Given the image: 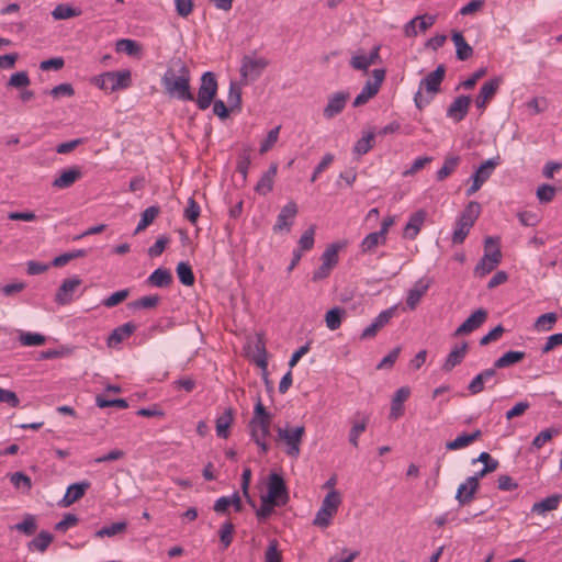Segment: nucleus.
I'll list each match as a JSON object with an SVG mask.
<instances>
[{
	"instance_id": "obj_1",
	"label": "nucleus",
	"mask_w": 562,
	"mask_h": 562,
	"mask_svg": "<svg viewBox=\"0 0 562 562\" xmlns=\"http://www.w3.org/2000/svg\"><path fill=\"white\" fill-rule=\"evenodd\" d=\"M190 83L191 71L187 64L181 58L171 59L161 77L165 93L179 101H194Z\"/></svg>"
},
{
	"instance_id": "obj_2",
	"label": "nucleus",
	"mask_w": 562,
	"mask_h": 562,
	"mask_svg": "<svg viewBox=\"0 0 562 562\" xmlns=\"http://www.w3.org/2000/svg\"><path fill=\"white\" fill-rule=\"evenodd\" d=\"M271 420V414L267 412L259 397L254 408V416L249 422V429L252 440L262 453H267L269 450L267 438L270 436Z\"/></svg>"
},
{
	"instance_id": "obj_3",
	"label": "nucleus",
	"mask_w": 562,
	"mask_h": 562,
	"mask_svg": "<svg viewBox=\"0 0 562 562\" xmlns=\"http://www.w3.org/2000/svg\"><path fill=\"white\" fill-rule=\"evenodd\" d=\"M446 75L445 65H439L434 71L429 72L419 82V89L414 95V102L417 109L423 110L440 91L441 82Z\"/></svg>"
},
{
	"instance_id": "obj_4",
	"label": "nucleus",
	"mask_w": 562,
	"mask_h": 562,
	"mask_svg": "<svg viewBox=\"0 0 562 562\" xmlns=\"http://www.w3.org/2000/svg\"><path fill=\"white\" fill-rule=\"evenodd\" d=\"M480 214L481 204L475 201L469 202L457 221L452 235L453 244H462L464 241Z\"/></svg>"
},
{
	"instance_id": "obj_5",
	"label": "nucleus",
	"mask_w": 562,
	"mask_h": 562,
	"mask_svg": "<svg viewBox=\"0 0 562 562\" xmlns=\"http://www.w3.org/2000/svg\"><path fill=\"white\" fill-rule=\"evenodd\" d=\"M484 246V256L474 268V273L479 277H484L492 272L499 265L502 259V252L498 248L497 239L487 237Z\"/></svg>"
},
{
	"instance_id": "obj_6",
	"label": "nucleus",
	"mask_w": 562,
	"mask_h": 562,
	"mask_svg": "<svg viewBox=\"0 0 562 562\" xmlns=\"http://www.w3.org/2000/svg\"><path fill=\"white\" fill-rule=\"evenodd\" d=\"M217 80L216 76L212 71H206L201 77V83L198 91V97L194 98L199 110H206L212 104L214 98L217 94Z\"/></svg>"
},
{
	"instance_id": "obj_7",
	"label": "nucleus",
	"mask_w": 562,
	"mask_h": 562,
	"mask_svg": "<svg viewBox=\"0 0 562 562\" xmlns=\"http://www.w3.org/2000/svg\"><path fill=\"white\" fill-rule=\"evenodd\" d=\"M502 382L501 374L493 366L492 368L484 369L476 374L468 385V391L471 395H476L485 389H493Z\"/></svg>"
},
{
	"instance_id": "obj_8",
	"label": "nucleus",
	"mask_w": 562,
	"mask_h": 562,
	"mask_svg": "<svg viewBox=\"0 0 562 562\" xmlns=\"http://www.w3.org/2000/svg\"><path fill=\"white\" fill-rule=\"evenodd\" d=\"M268 65L269 61L263 57L245 55L240 65L241 81L245 85L256 81L262 75Z\"/></svg>"
},
{
	"instance_id": "obj_9",
	"label": "nucleus",
	"mask_w": 562,
	"mask_h": 562,
	"mask_svg": "<svg viewBox=\"0 0 562 562\" xmlns=\"http://www.w3.org/2000/svg\"><path fill=\"white\" fill-rule=\"evenodd\" d=\"M305 432L304 426H296L294 428H279L277 431L278 439L284 441L286 445L285 453L289 457L297 458L301 452L300 445Z\"/></svg>"
},
{
	"instance_id": "obj_10",
	"label": "nucleus",
	"mask_w": 562,
	"mask_h": 562,
	"mask_svg": "<svg viewBox=\"0 0 562 562\" xmlns=\"http://www.w3.org/2000/svg\"><path fill=\"white\" fill-rule=\"evenodd\" d=\"M95 83L102 89L108 91H116L125 89L131 85V71H110L99 76Z\"/></svg>"
},
{
	"instance_id": "obj_11",
	"label": "nucleus",
	"mask_w": 562,
	"mask_h": 562,
	"mask_svg": "<svg viewBox=\"0 0 562 562\" xmlns=\"http://www.w3.org/2000/svg\"><path fill=\"white\" fill-rule=\"evenodd\" d=\"M372 75L374 80H368L366 82V85L361 89V92L355 98L352 103L353 106L357 108L366 104L371 98H373L379 92V89L385 79V70L374 69L372 71Z\"/></svg>"
},
{
	"instance_id": "obj_12",
	"label": "nucleus",
	"mask_w": 562,
	"mask_h": 562,
	"mask_svg": "<svg viewBox=\"0 0 562 562\" xmlns=\"http://www.w3.org/2000/svg\"><path fill=\"white\" fill-rule=\"evenodd\" d=\"M268 496L269 499H273L279 505H285L289 501L288 488L285 482L278 473H271L268 481Z\"/></svg>"
},
{
	"instance_id": "obj_13",
	"label": "nucleus",
	"mask_w": 562,
	"mask_h": 562,
	"mask_svg": "<svg viewBox=\"0 0 562 562\" xmlns=\"http://www.w3.org/2000/svg\"><path fill=\"white\" fill-rule=\"evenodd\" d=\"M82 280L78 276L65 279L55 294L58 305H68L72 302L75 292L81 285Z\"/></svg>"
},
{
	"instance_id": "obj_14",
	"label": "nucleus",
	"mask_w": 562,
	"mask_h": 562,
	"mask_svg": "<svg viewBox=\"0 0 562 562\" xmlns=\"http://www.w3.org/2000/svg\"><path fill=\"white\" fill-rule=\"evenodd\" d=\"M502 82L503 79L501 77H494L482 85L475 99V106L480 111L483 112L485 110L487 103L494 98Z\"/></svg>"
},
{
	"instance_id": "obj_15",
	"label": "nucleus",
	"mask_w": 562,
	"mask_h": 562,
	"mask_svg": "<svg viewBox=\"0 0 562 562\" xmlns=\"http://www.w3.org/2000/svg\"><path fill=\"white\" fill-rule=\"evenodd\" d=\"M487 318L484 308L474 311L454 331V336H462L472 333L481 327Z\"/></svg>"
},
{
	"instance_id": "obj_16",
	"label": "nucleus",
	"mask_w": 562,
	"mask_h": 562,
	"mask_svg": "<svg viewBox=\"0 0 562 562\" xmlns=\"http://www.w3.org/2000/svg\"><path fill=\"white\" fill-rule=\"evenodd\" d=\"M470 103L471 98L469 95L457 97L448 106L447 116L456 123L461 122L469 113Z\"/></svg>"
},
{
	"instance_id": "obj_17",
	"label": "nucleus",
	"mask_w": 562,
	"mask_h": 562,
	"mask_svg": "<svg viewBox=\"0 0 562 562\" xmlns=\"http://www.w3.org/2000/svg\"><path fill=\"white\" fill-rule=\"evenodd\" d=\"M297 214V205L295 202H289L284 205L277 216V222L273 225L274 232L290 231L293 218Z\"/></svg>"
},
{
	"instance_id": "obj_18",
	"label": "nucleus",
	"mask_w": 562,
	"mask_h": 562,
	"mask_svg": "<svg viewBox=\"0 0 562 562\" xmlns=\"http://www.w3.org/2000/svg\"><path fill=\"white\" fill-rule=\"evenodd\" d=\"M431 284V280L429 278H420L417 280L414 285L408 290L406 304L409 310H415L418 305L420 299L426 294L429 286Z\"/></svg>"
},
{
	"instance_id": "obj_19",
	"label": "nucleus",
	"mask_w": 562,
	"mask_h": 562,
	"mask_svg": "<svg viewBox=\"0 0 562 562\" xmlns=\"http://www.w3.org/2000/svg\"><path fill=\"white\" fill-rule=\"evenodd\" d=\"M349 99L348 92H336L333 95L328 98V103L324 109V116L326 119H333L339 113L342 112V110L346 106V102Z\"/></svg>"
},
{
	"instance_id": "obj_20",
	"label": "nucleus",
	"mask_w": 562,
	"mask_h": 562,
	"mask_svg": "<svg viewBox=\"0 0 562 562\" xmlns=\"http://www.w3.org/2000/svg\"><path fill=\"white\" fill-rule=\"evenodd\" d=\"M411 390L407 386L400 387L391 402V411L389 418L392 420L398 419L404 413V402L409 397Z\"/></svg>"
},
{
	"instance_id": "obj_21",
	"label": "nucleus",
	"mask_w": 562,
	"mask_h": 562,
	"mask_svg": "<svg viewBox=\"0 0 562 562\" xmlns=\"http://www.w3.org/2000/svg\"><path fill=\"white\" fill-rule=\"evenodd\" d=\"M90 482L88 481H82V482H79V483H74L71 485L68 486L63 499H61V505L64 507H68L70 505H72L74 503H76L77 501H79L80 498H82L87 492V490L90 487Z\"/></svg>"
},
{
	"instance_id": "obj_22",
	"label": "nucleus",
	"mask_w": 562,
	"mask_h": 562,
	"mask_svg": "<svg viewBox=\"0 0 562 562\" xmlns=\"http://www.w3.org/2000/svg\"><path fill=\"white\" fill-rule=\"evenodd\" d=\"M427 213L424 210H418L409 216V220L404 228V237L407 239H415L424 225Z\"/></svg>"
},
{
	"instance_id": "obj_23",
	"label": "nucleus",
	"mask_w": 562,
	"mask_h": 562,
	"mask_svg": "<svg viewBox=\"0 0 562 562\" xmlns=\"http://www.w3.org/2000/svg\"><path fill=\"white\" fill-rule=\"evenodd\" d=\"M474 477H468L457 490L456 499L460 506L468 505L474 499L479 487L475 485Z\"/></svg>"
},
{
	"instance_id": "obj_24",
	"label": "nucleus",
	"mask_w": 562,
	"mask_h": 562,
	"mask_svg": "<svg viewBox=\"0 0 562 562\" xmlns=\"http://www.w3.org/2000/svg\"><path fill=\"white\" fill-rule=\"evenodd\" d=\"M278 172V164L272 162L268 170L261 176L255 187L256 193L259 195H267L273 189L274 178Z\"/></svg>"
},
{
	"instance_id": "obj_25",
	"label": "nucleus",
	"mask_w": 562,
	"mask_h": 562,
	"mask_svg": "<svg viewBox=\"0 0 562 562\" xmlns=\"http://www.w3.org/2000/svg\"><path fill=\"white\" fill-rule=\"evenodd\" d=\"M82 173L78 167L63 170L60 175L54 179L53 187L57 189L70 188L77 180L81 178Z\"/></svg>"
},
{
	"instance_id": "obj_26",
	"label": "nucleus",
	"mask_w": 562,
	"mask_h": 562,
	"mask_svg": "<svg viewBox=\"0 0 562 562\" xmlns=\"http://www.w3.org/2000/svg\"><path fill=\"white\" fill-rule=\"evenodd\" d=\"M136 329V325L132 322H127L119 327H116L112 334L108 338V346L115 347L121 344L123 340L128 338Z\"/></svg>"
},
{
	"instance_id": "obj_27",
	"label": "nucleus",
	"mask_w": 562,
	"mask_h": 562,
	"mask_svg": "<svg viewBox=\"0 0 562 562\" xmlns=\"http://www.w3.org/2000/svg\"><path fill=\"white\" fill-rule=\"evenodd\" d=\"M468 351V344L462 342L461 345H456L453 349L448 355L442 369L447 372L451 371L456 366L460 364Z\"/></svg>"
},
{
	"instance_id": "obj_28",
	"label": "nucleus",
	"mask_w": 562,
	"mask_h": 562,
	"mask_svg": "<svg viewBox=\"0 0 562 562\" xmlns=\"http://www.w3.org/2000/svg\"><path fill=\"white\" fill-rule=\"evenodd\" d=\"M456 45V56L459 60H468L473 55V48L470 46L461 32L454 31L451 36Z\"/></svg>"
},
{
	"instance_id": "obj_29",
	"label": "nucleus",
	"mask_w": 562,
	"mask_h": 562,
	"mask_svg": "<svg viewBox=\"0 0 562 562\" xmlns=\"http://www.w3.org/2000/svg\"><path fill=\"white\" fill-rule=\"evenodd\" d=\"M146 282L156 288H167L172 282V274L168 269L158 268L151 272Z\"/></svg>"
},
{
	"instance_id": "obj_30",
	"label": "nucleus",
	"mask_w": 562,
	"mask_h": 562,
	"mask_svg": "<svg viewBox=\"0 0 562 562\" xmlns=\"http://www.w3.org/2000/svg\"><path fill=\"white\" fill-rule=\"evenodd\" d=\"M498 165V158H491L484 161L472 176V180H476L482 186L492 176L494 169Z\"/></svg>"
},
{
	"instance_id": "obj_31",
	"label": "nucleus",
	"mask_w": 562,
	"mask_h": 562,
	"mask_svg": "<svg viewBox=\"0 0 562 562\" xmlns=\"http://www.w3.org/2000/svg\"><path fill=\"white\" fill-rule=\"evenodd\" d=\"M346 246V243H333L326 247L321 256V260L323 263L328 265L333 269L338 265L339 261V250Z\"/></svg>"
},
{
	"instance_id": "obj_32",
	"label": "nucleus",
	"mask_w": 562,
	"mask_h": 562,
	"mask_svg": "<svg viewBox=\"0 0 562 562\" xmlns=\"http://www.w3.org/2000/svg\"><path fill=\"white\" fill-rule=\"evenodd\" d=\"M54 536L48 531H41L34 539L27 543L30 551H38L44 553L53 542Z\"/></svg>"
},
{
	"instance_id": "obj_33",
	"label": "nucleus",
	"mask_w": 562,
	"mask_h": 562,
	"mask_svg": "<svg viewBox=\"0 0 562 562\" xmlns=\"http://www.w3.org/2000/svg\"><path fill=\"white\" fill-rule=\"evenodd\" d=\"M386 243V237L382 235V233L373 232L367 235L361 244L360 249L361 252L368 254L375 250V248L380 245H384Z\"/></svg>"
},
{
	"instance_id": "obj_34",
	"label": "nucleus",
	"mask_w": 562,
	"mask_h": 562,
	"mask_svg": "<svg viewBox=\"0 0 562 562\" xmlns=\"http://www.w3.org/2000/svg\"><path fill=\"white\" fill-rule=\"evenodd\" d=\"M525 356H526V353L524 351L510 350V351L505 352L498 359H496L494 361L493 366L496 369L507 368V367L514 366V364L518 363L519 361H521L525 358Z\"/></svg>"
},
{
	"instance_id": "obj_35",
	"label": "nucleus",
	"mask_w": 562,
	"mask_h": 562,
	"mask_svg": "<svg viewBox=\"0 0 562 562\" xmlns=\"http://www.w3.org/2000/svg\"><path fill=\"white\" fill-rule=\"evenodd\" d=\"M127 530L126 521H116L111 525L104 526L98 531H95L94 536L97 538H112L119 535H124Z\"/></svg>"
},
{
	"instance_id": "obj_36",
	"label": "nucleus",
	"mask_w": 562,
	"mask_h": 562,
	"mask_svg": "<svg viewBox=\"0 0 562 562\" xmlns=\"http://www.w3.org/2000/svg\"><path fill=\"white\" fill-rule=\"evenodd\" d=\"M560 499H561V496L558 494L548 496V497L543 498L542 501L535 503L531 510H532V513H537V514H544L547 512L554 510L558 508V506L560 504Z\"/></svg>"
},
{
	"instance_id": "obj_37",
	"label": "nucleus",
	"mask_w": 562,
	"mask_h": 562,
	"mask_svg": "<svg viewBox=\"0 0 562 562\" xmlns=\"http://www.w3.org/2000/svg\"><path fill=\"white\" fill-rule=\"evenodd\" d=\"M233 423V413L232 409L225 411L221 416L216 418V435L220 438L226 439L229 435V427Z\"/></svg>"
},
{
	"instance_id": "obj_38",
	"label": "nucleus",
	"mask_w": 562,
	"mask_h": 562,
	"mask_svg": "<svg viewBox=\"0 0 562 562\" xmlns=\"http://www.w3.org/2000/svg\"><path fill=\"white\" fill-rule=\"evenodd\" d=\"M346 315V310L342 307H334L325 315V323L328 329L336 330L341 326L342 318Z\"/></svg>"
},
{
	"instance_id": "obj_39",
	"label": "nucleus",
	"mask_w": 562,
	"mask_h": 562,
	"mask_svg": "<svg viewBox=\"0 0 562 562\" xmlns=\"http://www.w3.org/2000/svg\"><path fill=\"white\" fill-rule=\"evenodd\" d=\"M160 212L159 206L153 205L144 210L140 214V221L134 232V234H138L144 231L147 226H149L154 220L158 216Z\"/></svg>"
},
{
	"instance_id": "obj_40",
	"label": "nucleus",
	"mask_w": 562,
	"mask_h": 562,
	"mask_svg": "<svg viewBox=\"0 0 562 562\" xmlns=\"http://www.w3.org/2000/svg\"><path fill=\"white\" fill-rule=\"evenodd\" d=\"M160 302L159 295H146L128 303L132 310H150L155 308Z\"/></svg>"
},
{
	"instance_id": "obj_41",
	"label": "nucleus",
	"mask_w": 562,
	"mask_h": 562,
	"mask_svg": "<svg viewBox=\"0 0 562 562\" xmlns=\"http://www.w3.org/2000/svg\"><path fill=\"white\" fill-rule=\"evenodd\" d=\"M374 133L372 131L366 133L361 138H359L355 146H353V153L358 156L366 155L374 144Z\"/></svg>"
},
{
	"instance_id": "obj_42",
	"label": "nucleus",
	"mask_w": 562,
	"mask_h": 562,
	"mask_svg": "<svg viewBox=\"0 0 562 562\" xmlns=\"http://www.w3.org/2000/svg\"><path fill=\"white\" fill-rule=\"evenodd\" d=\"M460 158L458 156L447 157L442 167L437 171L436 178L438 181H443L448 178L459 166Z\"/></svg>"
},
{
	"instance_id": "obj_43",
	"label": "nucleus",
	"mask_w": 562,
	"mask_h": 562,
	"mask_svg": "<svg viewBox=\"0 0 562 562\" xmlns=\"http://www.w3.org/2000/svg\"><path fill=\"white\" fill-rule=\"evenodd\" d=\"M558 321V315L553 312H549L540 315L535 322V329L538 331L551 330Z\"/></svg>"
},
{
	"instance_id": "obj_44",
	"label": "nucleus",
	"mask_w": 562,
	"mask_h": 562,
	"mask_svg": "<svg viewBox=\"0 0 562 562\" xmlns=\"http://www.w3.org/2000/svg\"><path fill=\"white\" fill-rule=\"evenodd\" d=\"M368 422H369V417L367 415H363L361 417V419L359 420H356L350 429V432H349V442L353 446V447H358L359 442V437L360 435L366 430L367 428V425H368Z\"/></svg>"
},
{
	"instance_id": "obj_45",
	"label": "nucleus",
	"mask_w": 562,
	"mask_h": 562,
	"mask_svg": "<svg viewBox=\"0 0 562 562\" xmlns=\"http://www.w3.org/2000/svg\"><path fill=\"white\" fill-rule=\"evenodd\" d=\"M179 281L187 286L193 285L195 278L192 271V268L187 262H179L176 268Z\"/></svg>"
},
{
	"instance_id": "obj_46",
	"label": "nucleus",
	"mask_w": 562,
	"mask_h": 562,
	"mask_svg": "<svg viewBox=\"0 0 562 562\" xmlns=\"http://www.w3.org/2000/svg\"><path fill=\"white\" fill-rule=\"evenodd\" d=\"M227 102L229 105V110H240L241 105V89L237 82L231 81L229 91L227 97Z\"/></svg>"
},
{
	"instance_id": "obj_47",
	"label": "nucleus",
	"mask_w": 562,
	"mask_h": 562,
	"mask_svg": "<svg viewBox=\"0 0 562 562\" xmlns=\"http://www.w3.org/2000/svg\"><path fill=\"white\" fill-rule=\"evenodd\" d=\"M341 503L339 493L336 490L329 491L322 502L321 508H325L335 515Z\"/></svg>"
},
{
	"instance_id": "obj_48",
	"label": "nucleus",
	"mask_w": 562,
	"mask_h": 562,
	"mask_svg": "<svg viewBox=\"0 0 562 562\" xmlns=\"http://www.w3.org/2000/svg\"><path fill=\"white\" fill-rule=\"evenodd\" d=\"M19 341L22 346H42L45 344L46 338L38 333L22 331L19 336Z\"/></svg>"
},
{
	"instance_id": "obj_49",
	"label": "nucleus",
	"mask_w": 562,
	"mask_h": 562,
	"mask_svg": "<svg viewBox=\"0 0 562 562\" xmlns=\"http://www.w3.org/2000/svg\"><path fill=\"white\" fill-rule=\"evenodd\" d=\"M116 50L119 53H125L130 56H135L140 52V46L133 40L123 38L116 42Z\"/></svg>"
},
{
	"instance_id": "obj_50",
	"label": "nucleus",
	"mask_w": 562,
	"mask_h": 562,
	"mask_svg": "<svg viewBox=\"0 0 562 562\" xmlns=\"http://www.w3.org/2000/svg\"><path fill=\"white\" fill-rule=\"evenodd\" d=\"M274 506H280V505L277 502H274L273 499H269L268 496H266V495L261 496V505L256 510V515H257L258 519L259 520L267 519L271 515Z\"/></svg>"
},
{
	"instance_id": "obj_51",
	"label": "nucleus",
	"mask_w": 562,
	"mask_h": 562,
	"mask_svg": "<svg viewBox=\"0 0 562 562\" xmlns=\"http://www.w3.org/2000/svg\"><path fill=\"white\" fill-rule=\"evenodd\" d=\"M315 226H310L300 237L297 249L308 251L314 247Z\"/></svg>"
},
{
	"instance_id": "obj_52",
	"label": "nucleus",
	"mask_w": 562,
	"mask_h": 562,
	"mask_svg": "<svg viewBox=\"0 0 562 562\" xmlns=\"http://www.w3.org/2000/svg\"><path fill=\"white\" fill-rule=\"evenodd\" d=\"M36 519L33 515H26L21 522L14 526V529L25 533L26 536H32L36 531Z\"/></svg>"
},
{
	"instance_id": "obj_53",
	"label": "nucleus",
	"mask_w": 562,
	"mask_h": 562,
	"mask_svg": "<svg viewBox=\"0 0 562 562\" xmlns=\"http://www.w3.org/2000/svg\"><path fill=\"white\" fill-rule=\"evenodd\" d=\"M78 14L79 12L75 8L64 3L58 4L52 12L55 20H66Z\"/></svg>"
},
{
	"instance_id": "obj_54",
	"label": "nucleus",
	"mask_w": 562,
	"mask_h": 562,
	"mask_svg": "<svg viewBox=\"0 0 562 562\" xmlns=\"http://www.w3.org/2000/svg\"><path fill=\"white\" fill-rule=\"evenodd\" d=\"M128 294H130V291L127 289L116 291V292L112 293L110 296H108L106 299H104L102 301V305L108 308L114 307V306L121 304L123 301H125L127 299Z\"/></svg>"
},
{
	"instance_id": "obj_55",
	"label": "nucleus",
	"mask_w": 562,
	"mask_h": 562,
	"mask_svg": "<svg viewBox=\"0 0 562 562\" xmlns=\"http://www.w3.org/2000/svg\"><path fill=\"white\" fill-rule=\"evenodd\" d=\"M265 562H282V554L279 550V544L276 539L270 540L266 549Z\"/></svg>"
},
{
	"instance_id": "obj_56",
	"label": "nucleus",
	"mask_w": 562,
	"mask_h": 562,
	"mask_svg": "<svg viewBox=\"0 0 562 562\" xmlns=\"http://www.w3.org/2000/svg\"><path fill=\"white\" fill-rule=\"evenodd\" d=\"M201 207L193 198H189L188 206L184 210V217L191 223L196 224Z\"/></svg>"
},
{
	"instance_id": "obj_57",
	"label": "nucleus",
	"mask_w": 562,
	"mask_h": 562,
	"mask_svg": "<svg viewBox=\"0 0 562 562\" xmlns=\"http://www.w3.org/2000/svg\"><path fill=\"white\" fill-rule=\"evenodd\" d=\"M234 525L231 521L224 522L218 531L221 543L226 549L233 541Z\"/></svg>"
},
{
	"instance_id": "obj_58",
	"label": "nucleus",
	"mask_w": 562,
	"mask_h": 562,
	"mask_svg": "<svg viewBox=\"0 0 562 562\" xmlns=\"http://www.w3.org/2000/svg\"><path fill=\"white\" fill-rule=\"evenodd\" d=\"M95 403L97 405L100 407V408H105V407H112V406H115V407H119L121 409H125L128 407V403L126 400L124 398H115V400H106L104 398L103 396L101 395H98L95 397Z\"/></svg>"
},
{
	"instance_id": "obj_59",
	"label": "nucleus",
	"mask_w": 562,
	"mask_h": 562,
	"mask_svg": "<svg viewBox=\"0 0 562 562\" xmlns=\"http://www.w3.org/2000/svg\"><path fill=\"white\" fill-rule=\"evenodd\" d=\"M10 481L15 488H25L29 491L32 487L31 477L22 472H15L10 475Z\"/></svg>"
},
{
	"instance_id": "obj_60",
	"label": "nucleus",
	"mask_w": 562,
	"mask_h": 562,
	"mask_svg": "<svg viewBox=\"0 0 562 562\" xmlns=\"http://www.w3.org/2000/svg\"><path fill=\"white\" fill-rule=\"evenodd\" d=\"M536 194L541 203H549L555 195V188L544 183L538 187Z\"/></svg>"
},
{
	"instance_id": "obj_61",
	"label": "nucleus",
	"mask_w": 562,
	"mask_h": 562,
	"mask_svg": "<svg viewBox=\"0 0 562 562\" xmlns=\"http://www.w3.org/2000/svg\"><path fill=\"white\" fill-rule=\"evenodd\" d=\"M557 434L558 431L555 429H544L540 431L532 440V448H542Z\"/></svg>"
},
{
	"instance_id": "obj_62",
	"label": "nucleus",
	"mask_w": 562,
	"mask_h": 562,
	"mask_svg": "<svg viewBox=\"0 0 562 562\" xmlns=\"http://www.w3.org/2000/svg\"><path fill=\"white\" fill-rule=\"evenodd\" d=\"M250 166V155L247 150H244L237 160L236 170L241 175L243 180L246 181L248 169Z\"/></svg>"
},
{
	"instance_id": "obj_63",
	"label": "nucleus",
	"mask_w": 562,
	"mask_h": 562,
	"mask_svg": "<svg viewBox=\"0 0 562 562\" xmlns=\"http://www.w3.org/2000/svg\"><path fill=\"white\" fill-rule=\"evenodd\" d=\"M30 85V78L26 71H19L10 77L8 86L14 88H24Z\"/></svg>"
},
{
	"instance_id": "obj_64",
	"label": "nucleus",
	"mask_w": 562,
	"mask_h": 562,
	"mask_svg": "<svg viewBox=\"0 0 562 562\" xmlns=\"http://www.w3.org/2000/svg\"><path fill=\"white\" fill-rule=\"evenodd\" d=\"M53 98L58 99L60 97H72L75 94V90L70 83H60L54 87L48 92Z\"/></svg>"
}]
</instances>
